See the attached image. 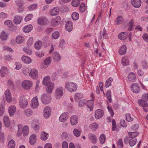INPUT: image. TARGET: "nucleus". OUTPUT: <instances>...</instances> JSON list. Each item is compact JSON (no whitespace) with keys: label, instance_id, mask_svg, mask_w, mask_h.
Here are the masks:
<instances>
[{"label":"nucleus","instance_id":"obj_36","mask_svg":"<svg viewBox=\"0 0 148 148\" xmlns=\"http://www.w3.org/2000/svg\"><path fill=\"white\" fill-rule=\"evenodd\" d=\"M15 142L13 139H11L9 142L8 144V148H15Z\"/></svg>","mask_w":148,"mask_h":148},{"label":"nucleus","instance_id":"obj_40","mask_svg":"<svg viewBox=\"0 0 148 148\" xmlns=\"http://www.w3.org/2000/svg\"><path fill=\"white\" fill-rule=\"evenodd\" d=\"M139 134L138 132H130L128 133L129 136L130 138H136L135 137L137 136Z\"/></svg>","mask_w":148,"mask_h":148},{"label":"nucleus","instance_id":"obj_10","mask_svg":"<svg viewBox=\"0 0 148 148\" xmlns=\"http://www.w3.org/2000/svg\"><path fill=\"white\" fill-rule=\"evenodd\" d=\"M44 116L45 119L48 118L50 116L51 110L49 107H47L45 108L44 111Z\"/></svg>","mask_w":148,"mask_h":148},{"label":"nucleus","instance_id":"obj_56","mask_svg":"<svg viewBox=\"0 0 148 148\" xmlns=\"http://www.w3.org/2000/svg\"><path fill=\"white\" fill-rule=\"evenodd\" d=\"M50 79V77L47 76L43 78V81L42 82V84L43 85H46L47 83L49 82H50L49 80Z\"/></svg>","mask_w":148,"mask_h":148},{"label":"nucleus","instance_id":"obj_18","mask_svg":"<svg viewBox=\"0 0 148 148\" xmlns=\"http://www.w3.org/2000/svg\"><path fill=\"white\" fill-rule=\"evenodd\" d=\"M60 10L58 7H56L51 9L50 12V14L51 16H56L59 13Z\"/></svg>","mask_w":148,"mask_h":148},{"label":"nucleus","instance_id":"obj_11","mask_svg":"<svg viewBox=\"0 0 148 148\" xmlns=\"http://www.w3.org/2000/svg\"><path fill=\"white\" fill-rule=\"evenodd\" d=\"M131 90L134 93H138L140 91L139 85L136 83L132 84L131 86Z\"/></svg>","mask_w":148,"mask_h":148},{"label":"nucleus","instance_id":"obj_47","mask_svg":"<svg viewBox=\"0 0 148 148\" xmlns=\"http://www.w3.org/2000/svg\"><path fill=\"white\" fill-rule=\"evenodd\" d=\"M48 134L43 132L41 135V138L42 140H45L48 138Z\"/></svg>","mask_w":148,"mask_h":148},{"label":"nucleus","instance_id":"obj_60","mask_svg":"<svg viewBox=\"0 0 148 148\" xmlns=\"http://www.w3.org/2000/svg\"><path fill=\"white\" fill-rule=\"evenodd\" d=\"M33 39L32 37H30L27 42V45L28 47L31 46L33 43Z\"/></svg>","mask_w":148,"mask_h":148},{"label":"nucleus","instance_id":"obj_3","mask_svg":"<svg viewBox=\"0 0 148 148\" xmlns=\"http://www.w3.org/2000/svg\"><path fill=\"white\" fill-rule=\"evenodd\" d=\"M21 85L24 89H28L32 86L33 83L30 80H25L22 82Z\"/></svg>","mask_w":148,"mask_h":148},{"label":"nucleus","instance_id":"obj_4","mask_svg":"<svg viewBox=\"0 0 148 148\" xmlns=\"http://www.w3.org/2000/svg\"><path fill=\"white\" fill-rule=\"evenodd\" d=\"M138 103L139 106L143 107L145 112H147L148 110L147 108L148 106V104L147 101L143 99H139L138 101Z\"/></svg>","mask_w":148,"mask_h":148},{"label":"nucleus","instance_id":"obj_30","mask_svg":"<svg viewBox=\"0 0 148 148\" xmlns=\"http://www.w3.org/2000/svg\"><path fill=\"white\" fill-rule=\"evenodd\" d=\"M21 59L23 62L25 64H29L31 62L30 58L26 56H23L22 57Z\"/></svg>","mask_w":148,"mask_h":148},{"label":"nucleus","instance_id":"obj_14","mask_svg":"<svg viewBox=\"0 0 148 148\" xmlns=\"http://www.w3.org/2000/svg\"><path fill=\"white\" fill-rule=\"evenodd\" d=\"M5 96L6 101L8 103H10L12 102V98L11 93L9 90H8L5 92Z\"/></svg>","mask_w":148,"mask_h":148},{"label":"nucleus","instance_id":"obj_32","mask_svg":"<svg viewBox=\"0 0 148 148\" xmlns=\"http://www.w3.org/2000/svg\"><path fill=\"white\" fill-rule=\"evenodd\" d=\"M22 19V18L21 17L16 16L14 17V22L16 24H19L21 23Z\"/></svg>","mask_w":148,"mask_h":148},{"label":"nucleus","instance_id":"obj_62","mask_svg":"<svg viewBox=\"0 0 148 148\" xmlns=\"http://www.w3.org/2000/svg\"><path fill=\"white\" fill-rule=\"evenodd\" d=\"M126 120L127 121L129 122L132 121L133 119L131 117L130 115L129 114H126L125 115Z\"/></svg>","mask_w":148,"mask_h":148},{"label":"nucleus","instance_id":"obj_25","mask_svg":"<svg viewBox=\"0 0 148 148\" xmlns=\"http://www.w3.org/2000/svg\"><path fill=\"white\" fill-rule=\"evenodd\" d=\"M89 138L91 141L92 143H94L97 141V138L95 134L90 133L88 135Z\"/></svg>","mask_w":148,"mask_h":148},{"label":"nucleus","instance_id":"obj_38","mask_svg":"<svg viewBox=\"0 0 148 148\" xmlns=\"http://www.w3.org/2000/svg\"><path fill=\"white\" fill-rule=\"evenodd\" d=\"M137 139L136 138H133L129 140V143L130 146L132 147L134 146L136 143Z\"/></svg>","mask_w":148,"mask_h":148},{"label":"nucleus","instance_id":"obj_61","mask_svg":"<svg viewBox=\"0 0 148 148\" xmlns=\"http://www.w3.org/2000/svg\"><path fill=\"white\" fill-rule=\"evenodd\" d=\"M37 6V5L36 4H33L29 5L28 7V8L29 10L32 11L36 9Z\"/></svg>","mask_w":148,"mask_h":148},{"label":"nucleus","instance_id":"obj_63","mask_svg":"<svg viewBox=\"0 0 148 148\" xmlns=\"http://www.w3.org/2000/svg\"><path fill=\"white\" fill-rule=\"evenodd\" d=\"M82 95L80 93H77L75 94V99L76 101H77L79 99L82 98Z\"/></svg>","mask_w":148,"mask_h":148},{"label":"nucleus","instance_id":"obj_8","mask_svg":"<svg viewBox=\"0 0 148 148\" xmlns=\"http://www.w3.org/2000/svg\"><path fill=\"white\" fill-rule=\"evenodd\" d=\"M51 59L50 58H46L44 61L42 63L41 66V68L44 69L46 68L51 64Z\"/></svg>","mask_w":148,"mask_h":148},{"label":"nucleus","instance_id":"obj_5","mask_svg":"<svg viewBox=\"0 0 148 148\" xmlns=\"http://www.w3.org/2000/svg\"><path fill=\"white\" fill-rule=\"evenodd\" d=\"M19 104L22 108H25L27 106L28 101L24 96H21L19 100Z\"/></svg>","mask_w":148,"mask_h":148},{"label":"nucleus","instance_id":"obj_31","mask_svg":"<svg viewBox=\"0 0 148 148\" xmlns=\"http://www.w3.org/2000/svg\"><path fill=\"white\" fill-rule=\"evenodd\" d=\"M36 137L35 134H32L31 136L29 139V142L32 145H33L36 142Z\"/></svg>","mask_w":148,"mask_h":148},{"label":"nucleus","instance_id":"obj_34","mask_svg":"<svg viewBox=\"0 0 148 148\" xmlns=\"http://www.w3.org/2000/svg\"><path fill=\"white\" fill-rule=\"evenodd\" d=\"M7 69L5 67H2L0 70V73L1 74V76L2 77H4L5 75L8 72Z\"/></svg>","mask_w":148,"mask_h":148},{"label":"nucleus","instance_id":"obj_15","mask_svg":"<svg viewBox=\"0 0 148 148\" xmlns=\"http://www.w3.org/2000/svg\"><path fill=\"white\" fill-rule=\"evenodd\" d=\"M103 115V112L101 109H98L95 112V117L97 119H99L101 118Z\"/></svg>","mask_w":148,"mask_h":148},{"label":"nucleus","instance_id":"obj_26","mask_svg":"<svg viewBox=\"0 0 148 148\" xmlns=\"http://www.w3.org/2000/svg\"><path fill=\"white\" fill-rule=\"evenodd\" d=\"M33 27L31 25H27L25 26L23 29L24 32L28 33L30 32L33 29Z\"/></svg>","mask_w":148,"mask_h":148},{"label":"nucleus","instance_id":"obj_49","mask_svg":"<svg viewBox=\"0 0 148 148\" xmlns=\"http://www.w3.org/2000/svg\"><path fill=\"white\" fill-rule=\"evenodd\" d=\"M47 21V19L41 18L38 19V23L40 25H44L46 24Z\"/></svg>","mask_w":148,"mask_h":148},{"label":"nucleus","instance_id":"obj_37","mask_svg":"<svg viewBox=\"0 0 148 148\" xmlns=\"http://www.w3.org/2000/svg\"><path fill=\"white\" fill-rule=\"evenodd\" d=\"M123 21V18L121 16H119L116 18V24L117 25L122 24Z\"/></svg>","mask_w":148,"mask_h":148},{"label":"nucleus","instance_id":"obj_21","mask_svg":"<svg viewBox=\"0 0 148 148\" xmlns=\"http://www.w3.org/2000/svg\"><path fill=\"white\" fill-rule=\"evenodd\" d=\"M78 121V119L76 115H74L72 116L70 118V122L71 124L74 125H76Z\"/></svg>","mask_w":148,"mask_h":148},{"label":"nucleus","instance_id":"obj_58","mask_svg":"<svg viewBox=\"0 0 148 148\" xmlns=\"http://www.w3.org/2000/svg\"><path fill=\"white\" fill-rule=\"evenodd\" d=\"M33 15L32 14H27L25 17V20L26 22L29 21L33 18Z\"/></svg>","mask_w":148,"mask_h":148},{"label":"nucleus","instance_id":"obj_9","mask_svg":"<svg viewBox=\"0 0 148 148\" xmlns=\"http://www.w3.org/2000/svg\"><path fill=\"white\" fill-rule=\"evenodd\" d=\"M38 106V98L36 96L34 97L31 100V106L32 108L35 109L37 108Z\"/></svg>","mask_w":148,"mask_h":148},{"label":"nucleus","instance_id":"obj_1","mask_svg":"<svg viewBox=\"0 0 148 148\" xmlns=\"http://www.w3.org/2000/svg\"><path fill=\"white\" fill-rule=\"evenodd\" d=\"M77 85L73 82H67L65 83V88L71 92L75 91L77 90Z\"/></svg>","mask_w":148,"mask_h":148},{"label":"nucleus","instance_id":"obj_33","mask_svg":"<svg viewBox=\"0 0 148 148\" xmlns=\"http://www.w3.org/2000/svg\"><path fill=\"white\" fill-rule=\"evenodd\" d=\"M29 129L27 125L25 126L23 128V134L24 136L28 135L29 133Z\"/></svg>","mask_w":148,"mask_h":148},{"label":"nucleus","instance_id":"obj_2","mask_svg":"<svg viewBox=\"0 0 148 148\" xmlns=\"http://www.w3.org/2000/svg\"><path fill=\"white\" fill-rule=\"evenodd\" d=\"M64 88L62 87H60L57 88L54 92V96L55 98L58 100L60 99L63 95Z\"/></svg>","mask_w":148,"mask_h":148},{"label":"nucleus","instance_id":"obj_39","mask_svg":"<svg viewBox=\"0 0 148 148\" xmlns=\"http://www.w3.org/2000/svg\"><path fill=\"white\" fill-rule=\"evenodd\" d=\"M98 127V125L96 123H94L89 126L90 128L93 131H95L97 129Z\"/></svg>","mask_w":148,"mask_h":148},{"label":"nucleus","instance_id":"obj_27","mask_svg":"<svg viewBox=\"0 0 148 148\" xmlns=\"http://www.w3.org/2000/svg\"><path fill=\"white\" fill-rule=\"evenodd\" d=\"M23 114L27 116H30L32 115L33 111L31 109H25L23 111Z\"/></svg>","mask_w":148,"mask_h":148},{"label":"nucleus","instance_id":"obj_50","mask_svg":"<svg viewBox=\"0 0 148 148\" xmlns=\"http://www.w3.org/2000/svg\"><path fill=\"white\" fill-rule=\"evenodd\" d=\"M86 10L85 4L84 3H82L79 8V11L82 13L84 12Z\"/></svg>","mask_w":148,"mask_h":148},{"label":"nucleus","instance_id":"obj_59","mask_svg":"<svg viewBox=\"0 0 148 148\" xmlns=\"http://www.w3.org/2000/svg\"><path fill=\"white\" fill-rule=\"evenodd\" d=\"M117 146L119 148H122L123 147V144L121 139H119L117 141Z\"/></svg>","mask_w":148,"mask_h":148},{"label":"nucleus","instance_id":"obj_28","mask_svg":"<svg viewBox=\"0 0 148 148\" xmlns=\"http://www.w3.org/2000/svg\"><path fill=\"white\" fill-rule=\"evenodd\" d=\"M3 121L6 127H9L10 125V122L9 117L7 116H4L3 119Z\"/></svg>","mask_w":148,"mask_h":148},{"label":"nucleus","instance_id":"obj_12","mask_svg":"<svg viewBox=\"0 0 148 148\" xmlns=\"http://www.w3.org/2000/svg\"><path fill=\"white\" fill-rule=\"evenodd\" d=\"M41 101L44 104L49 103L50 101V97L46 94H44L42 96Z\"/></svg>","mask_w":148,"mask_h":148},{"label":"nucleus","instance_id":"obj_54","mask_svg":"<svg viewBox=\"0 0 148 148\" xmlns=\"http://www.w3.org/2000/svg\"><path fill=\"white\" fill-rule=\"evenodd\" d=\"M4 23L5 25L8 27H11L12 26V23L10 20H7Z\"/></svg>","mask_w":148,"mask_h":148},{"label":"nucleus","instance_id":"obj_19","mask_svg":"<svg viewBox=\"0 0 148 148\" xmlns=\"http://www.w3.org/2000/svg\"><path fill=\"white\" fill-rule=\"evenodd\" d=\"M8 110L10 116H13L16 111V108L14 105L10 106L8 108Z\"/></svg>","mask_w":148,"mask_h":148},{"label":"nucleus","instance_id":"obj_46","mask_svg":"<svg viewBox=\"0 0 148 148\" xmlns=\"http://www.w3.org/2000/svg\"><path fill=\"white\" fill-rule=\"evenodd\" d=\"M53 57L55 61H59L61 59L60 55L56 52H54Z\"/></svg>","mask_w":148,"mask_h":148},{"label":"nucleus","instance_id":"obj_16","mask_svg":"<svg viewBox=\"0 0 148 148\" xmlns=\"http://www.w3.org/2000/svg\"><path fill=\"white\" fill-rule=\"evenodd\" d=\"M69 117L67 112H65L62 113L60 116L59 120L61 122H64L66 121Z\"/></svg>","mask_w":148,"mask_h":148},{"label":"nucleus","instance_id":"obj_29","mask_svg":"<svg viewBox=\"0 0 148 148\" xmlns=\"http://www.w3.org/2000/svg\"><path fill=\"white\" fill-rule=\"evenodd\" d=\"M16 41L18 44H21L24 41V39L23 36L20 35L17 36L16 38Z\"/></svg>","mask_w":148,"mask_h":148},{"label":"nucleus","instance_id":"obj_20","mask_svg":"<svg viewBox=\"0 0 148 148\" xmlns=\"http://www.w3.org/2000/svg\"><path fill=\"white\" fill-rule=\"evenodd\" d=\"M131 3L135 8H138L141 6V0H132Z\"/></svg>","mask_w":148,"mask_h":148},{"label":"nucleus","instance_id":"obj_44","mask_svg":"<svg viewBox=\"0 0 148 148\" xmlns=\"http://www.w3.org/2000/svg\"><path fill=\"white\" fill-rule=\"evenodd\" d=\"M72 18L74 20H77L78 19L79 15L78 13L76 12H73L71 15Z\"/></svg>","mask_w":148,"mask_h":148},{"label":"nucleus","instance_id":"obj_22","mask_svg":"<svg viewBox=\"0 0 148 148\" xmlns=\"http://www.w3.org/2000/svg\"><path fill=\"white\" fill-rule=\"evenodd\" d=\"M73 28L72 22L71 21H68L66 23V29L69 32H70Z\"/></svg>","mask_w":148,"mask_h":148},{"label":"nucleus","instance_id":"obj_48","mask_svg":"<svg viewBox=\"0 0 148 148\" xmlns=\"http://www.w3.org/2000/svg\"><path fill=\"white\" fill-rule=\"evenodd\" d=\"M41 45V42L39 40L36 42L34 45V47L35 49L37 50H39L40 48Z\"/></svg>","mask_w":148,"mask_h":148},{"label":"nucleus","instance_id":"obj_23","mask_svg":"<svg viewBox=\"0 0 148 148\" xmlns=\"http://www.w3.org/2000/svg\"><path fill=\"white\" fill-rule=\"evenodd\" d=\"M128 34L126 32H123L120 33L118 36V38L121 40H124L128 37Z\"/></svg>","mask_w":148,"mask_h":148},{"label":"nucleus","instance_id":"obj_51","mask_svg":"<svg viewBox=\"0 0 148 148\" xmlns=\"http://www.w3.org/2000/svg\"><path fill=\"white\" fill-rule=\"evenodd\" d=\"M106 95L107 99L110 103L112 102V98L111 95V91L110 90H108L106 94Z\"/></svg>","mask_w":148,"mask_h":148},{"label":"nucleus","instance_id":"obj_45","mask_svg":"<svg viewBox=\"0 0 148 148\" xmlns=\"http://www.w3.org/2000/svg\"><path fill=\"white\" fill-rule=\"evenodd\" d=\"M122 64L124 66L128 65L129 64L128 60L125 57H123L122 60Z\"/></svg>","mask_w":148,"mask_h":148},{"label":"nucleus","instance_id":"obj_17","mask_svg":"<svg viewBox=\"0 0 148 148\" xmlns=\"http://www.w3.org/2000/svg\"><path fill=\"white\" fill-rule=\"evenodd\" d=\"M127 77L129 81L135 82L136 79V75L133 72H130L128 74Z\"/></svg>","mask_w":148,"mask_h":148},{"label":"nucleus","instance_id":"obj_57","mask_svg":"<svg viewBox=\"0 0 148 148\" xmlns=\"http://www.w3.org/2000/svg\"><path fill=\"white\" fill-rule=\"evenodd\" d=\"M79 0H73L71 2V4L74 7H77L80 4Z\"/></svg>","mask_w":148,"mask_h":148},{"label":"nucleus","instance_id":"obj_41","mask_svg":"<svg viewBox=\"0 0 148 148\" xmlns=\"http://www.w3.org/2000/svg\"><path fill=\"white\" fill-rule=\"evenodd\" d=\"M87 105V106L90 109V111H92L93 106V99H91L88 101Z\"/></svg>","mask_w":148,"mask_h":148},{"label":"nucleus","instance_id":"obj_64","mask_svg":"<svg viewBox=\"0 0 148 148\" xmlns=\"http://www.w3.org/2000/svg\"><path fill=\"white\" fill-rule=\"evenodd\" d=\"M141 98L142 99L144 100L145 101H148V94L147 93L144 94L142 95Z\"/></svg>","mask_w":148,"mask_h":148},{"label":"nucleus","instance_id":"obj_55","mask_svg":"<svg viewBox=\"0 0 148 148\" xmlns=\"http://www.w3.org/2000/svg\"><path fill=\"white\" fill-rule=\"evenodd\" d=\"M106 137L104 134H101L99 137V141L101 144H103L105 141Z\"/></svg>","mask_w":148,"mask_h":148},{"label":"nucleus","instance_id":"obj_52","mask_svg":"<svg viewBox=\"0 0 148 148\" xmlns=\"http://www.w3.org/2000/svg\"><path fill=\"white\" fill-rule=\"evenodd\" d=\"M8 37V35L4 32H2L0 35L1 38L3 40H6Z\"/></svg>","mask_w":148,"mask_h":148},{"label":"nucleus","instance_id":"obj_7","mask_svg":"<svg viewBox=\"0 0 148 148\" xmlns=\"http://www.w3.org/2000/svg\"><path fill=\"white\" fill-rule=\"evenodd\" d=\"M61 20L60 17L59 16H57L55 18H52L51 20V24L54 27L58 25L59 23Z\"/></svg>","mask_w":148,"mask_h":148},{"label":"nucleus","instance_id":"obj_24","mask_svg":"<svg viewBox=\"0 0 148 148\" xmlns=\"http://www.w3.org/2000/svg\"><path fill=\"white\" fill-rule=\"evenodd\" d=\"M127 47L125 45L121 46L119 51V53L120 55H123L125 54L126 52Z\"/></svg>","mask_w":148,"mask_h":148},{"label":"nucleus","instance_id":"obj_43","mask_svg":"<svg viewBox=\"0 0 148 148\" xmlns=\"http://www.w3.org/2000/svg\"><path fill=\"white\" fill-rule=\"evenodd\" d=\"M113 81V79L111 77H109L106 81L105 84L106 87L107 88L111 85V82Z\"/></svg>","mask_w":148,"mask_h":148},{"label":"nucleus","instance_id":"obj_13","mask_svg":"<svg viewBox=\"0 0 148 148\" xmlns=\"http://www.w3.org/2000/svg\"><path fill=\"white\" fill-rule=\"evenodd\" d=\"M29 76L33 79H36L38 77V71L34 69H31L29 73Z\"/></svg>","mask_w":148,"mask_h":148},{"label":"nucleus","instance_id":"obj_42","mask_svg":"<svg viewBox=\"0 0 148 148\" xmlns=\"http://www.w3.org/2000/svg\"><path fill=\"white\" fill-rule=\"evenodd\" d=\"M134 21L133 19L130 20L128 24V30L129 31H132L133 29V27L134 26Z\"/></svg>","mask_w":148,"mask_h":148},{"label":"nucleus","instance_id":"obj_6","mask_svg":"<svg viewBox=\"0 0 148 148\" xmlns=\"http://www.w3.org/2000/svg\"><path fill=\"white\" fill-rule=\"evenodd\" d=\"M46 86L47 92L48 93L51 94L54 87V84L51 82H50L47 83Z\"/></svg>","mask_w":148,"mask_h":148},{"label":"nucleus","instance_id":"obj_35","mask_svg":"<svg viewBox=\"0 0 148 148\" xmlns=\"http://www.w3.org/2000/svg\"><path fill=\"white\" fill-rule=\"evenodd\" d=\"M73 133L75 136L78 137H79L80 135L81 130L77 128H75L73 130Z\"/></svg>","mask_w":148,"mask_h":148},{"label":"nucleus","instance_id":"obj_53","mask_svg":"<svg viewBox=\"0 0 148 148\" xmlns=\"http://www.w3.org/2000/svg\"><path fill=\"white\" fill-rule=\"evenodd\" d=\"M60 33L58 31L55 32L52 34V37L54 39H58Z\"/></svg>","mask_w":148,"mask_h":148}]
</instances>
